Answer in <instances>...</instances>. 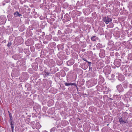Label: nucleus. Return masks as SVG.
Listing matches in <instances>:
<instances>
[{
	"instance_id": "nucleus-6",
	"label": "nucleus",
	"mask_w": 132,
	"mask_h": 132,
	"mask_svg": "<svg viewBox=\"0 0 132 132\" xmlns=\"http://www.w3.org/2000/svg\"><path fill=\"white\" fill-rule=\"evenodd\" d=\"M82 59L84 61L87 62L89 64H91V63L90 62H88L86 59L83 56L82 57Z\"/></svg>"
},
{
	"instance_id": "nucleus-1",
	"label": "nucleus",
	"mask_w": 132,
	"mask_h": 132,
	"mask_svg": "<svg viewBox=\"0 0 132 132\" xmlns=\"http://www.w3.org/2000/svg\"><path fill=\"white\" fill-rule=\"evenodd\" d=\"M103 20L106 24H108L110 22L112 21V19L108 16H105L103 18Z\"/></svg>"
},
{
	"instance_id": "nucleus-19",
	"label": "nucleus",
	"mask_w": 132,
	"mask_h": 132,
	"mask_svg": "<svg viewBox=\"0 0 132 132\" xmlns=\"http://www.w3.org/2000/svg\"><path fill=\"white\" fill-rule=\"evenodd\" d=\"M73 64V62H72L71 63V65H72V64Z\"/></svg>"
},
{
	"instance_id": "nucleus-4",
	"label": "nucleus",
	"mask_w": 132,
	"mask_h": 132,
	"mask_svg": "<svg viewBox=\"0 0 132 132\" xmlns=\"http://www.w3.org/2000/svg\"><path fill=\"white\" fill-rule=\"evenodd\" d=\"M91 39L93 41H95L96 40L98 39V38L95 36H93L91 37Z\"/></svg>"
},
{
	"instance_id": "nucleus-11",
	"label": "nucleus",
	"mask_w": 132,
	"mask_h": 132,
	"mask_svg": "<svg viewBox=\"0 0 132 132\" xmlns=\"http://www.w3.org/2000/svg\"><path fill=\"white\" fill-rule=\"evenodd\" d=\"M121 76L122 77V79L121 80H120V81H122L125 78H124L123 76V75H122Z\"/></svg>"
},
{
	"instance_id": "nucleus-22",
	"label": "nucleus",
	"mask_w": 132,
	"mask_h": 132,
	"mask_svg": "<svg viewBox=\"0 0 132 132\" xmlns=\"http://www.w3.org/2000/svg\"><path fill=\"white\" fill-rule=\"evenodd\" d=\"M108 125H109V124H108L107 125V126H108Z\"/></svg>"
},
{
	"instance_id": "nucleus-14",
	"label": "nucleus",
	"mask_w": 132,
	"mask_h": 132,
	"mask_svg": "<svg viewBox=\"0 0 132 132\" xmlns=\"http://www.w3.org/2000/svg\"><path fill=\"white\" fill-rule=\"evenodd\" d=\"M45 75H48L49 74V73H48V72H47L46 71L45 72Z\"/></svg>"
},
{
	"instance_id": "nucleus-8",
	"label": "nucleus",
	"mask_w": 132,
	"mask_h": 132,
	"mask_svg": "<svg viewBox=\"0 0 132 132\" xmlns=\"http://www.w3.org/2000/svg\"><path fill=\"white\" fill-rule=\"evenodd\" d=\"M9 113V117H10V120H11V121L12 120V116L11 115V113L9 111H8Z\"/></svg>"
},
{
	"instance_id": "nucleus-18",
	"label": "nucleus",
	"mask_w": 132,
	"mask_h": 132,
	"mask_svg": "<svg viewBox=\"0 0 132 132\" xmlns=\"http://www.w3.org/2000/svg\"><path fill=\"white\" fill-rule=\"evenodd\" d=\"M51 60L52 61V62H54V61L53 60Z\"/></svg>"
},
{
	"instance_id": "nucleus-5",
	"label": "nucleus",
	"mask_w": 132,
	"mask_h": 132,
	"mask_svg": "<svg viewBox=\"0 0 132 132\" xmlns=\"http://www.w3.org/2000/svg\"><path fill=\"white\" fill-rule=\"evenodd\" d=\"M65 85L66 86H69L70 85H73V86H76V84L75 83H67L66 82L65 84Z\"/></svg>"
},
{
	"instance_id": "nucleus-17",
	"label": "nucleus",
	"mask_w": 132,
	"mask_h": 132,
	"mask_svg": "<svg viewBox=\"0 0 132 132\" xmlns=\"http://www.w3.org/2000/svg\"><path fill=\"white\" fill-rule=\"evenodd\" d=\"M106 69V67H105L104 68V71H105V70Z\"/></svg>"
},
{
	"instance_id": "nucleus-16",
	"label": "nucleus",
	"mask_w": 132,
	"mask_h": 132,
	"mask_svg": "<svg viewBox=\"0 0 132 132\" xmlns=\"http://www.w3.org/2000/svg\"><path fill=\"white\" fill-rule=\"evenodd\" d=\"M21 15H22L21 14H20L19 13L18 14V16H21Z\"/></svg>"
},
{
	"instance_id": "nucleus-21",
	"label": "nucleus",
	"mask_w": 132,
	"mask_h": 132,
	"mask_svg": "<svg viewBox=\"0 0 132 132\" xmlns=\"http://www.w3.org/2000/svg\"><path fill=\"white\" fill-rule=\"evenodd\" d=\"M50 102V101H49L48 102V103H49V102Z\"/></svg>"
},
{
	"instance_id": "nucleus-3",
	"label": "nucleus",
	"mask_w": 132,
	"mask_h": 132,
	"mask_svg": "<svg viewBox=\"0 0 132 132\" xmlns=\"http://www.w3.org/2000/svg\"><path fill=\"white\" fill-rule=\"evenodd\" d=\"M119 60H117L114 62V64L117 67L121 65V63L119 61Z\"/></svg>"
},
{
	"instance_id": "nucleus-2",
	"label": "nucleus",
	"mask_w": 132,
	"mask_h": 132,
	"mask_svg": "<svg viewBox=\"0 0 132 132\" xmlns=\"http://www.w3.org/2000/svg\"><path fill=\"white\" fill-rule=\"evenodd\" d=\"M119 121L120 124L124 123H128V121L127 120H123L121 117H120L119 120Z\"/></svg>"
},
{
	"instance_id": "nucleus-7",
	"label": "nucleus",
	"mask_w": 132,
	"mask_h": 132,
	"mask_svg": "<svg viewBox=\"0 0 132 132\" xmlns=\"http://www.w3.org/2000/svg\"><path fill=\"white\" fill-rule=\"evenodd\" d=\"M11 128L12 129V131H13L14 129V125L12 123L11 121Z\"/></svg>"
},
{
	"instance_id": "nucleus-13",
	"label": "nucleus",
	"mask_w": 132,
	"mask_h": 132,
	"mask_svg": "<svg viewBox=\"0 0 132 132\" xmlns=\"http://www.w3.org/2000/svg\"><path fill=\"white\" fill-rule=\"evenodd\" d=\"M11 45V43H9L7 45V46L8 47L10 46Z\"/></svg>"
},
{
	"instance_id": "nucleus-9",
	"label": "nucleus",
	"mask_w": 132,
	"mask_h": 132,
	"mask_svg": "<svg viewBox=\"0 0 132 132\" xmlns=\"http://www.w3.org/2000/svg\"><path fill=\"white\" fill-rule=\"evenodd\" d=\"M18 14H19V12L18 11H17L16 12L14 13V16H18Z\"/></svg>"
},
{
	"instance_id": "nucleus-23",
	"label": "nucleus",
	"mask_w": 132,
	"mask_h": 132,
	"mask_svg": "<svg viewBox=\"0 0 132 132\" xmlns=\"http://www.w3.org/2000/svg\"><path fill=\"white\" fill-rule=\"evenodd\" d=\"M38 124L39 125V124H37V125Z\"/></svg>"
},
{
	"instance_id": "nucleus-12",
	"label": "nucleus",
	"mask_w": 132,
	"mask_h": 132,
	"mask_svg": "<svg viewBox=\"0 0 132 132\" xmlns=\"http://www.w3.org/2000/svg\"><path fill=\"white\" fill-rule=\"evenodd\" d=\"M100 25L102 26H105V24H104V23L103 22H102V24H101Z\"/></svg>"
},
{
	"instance_id": "nucleus-15",
	"label": "nucleus",
	"mask_w": 132,
	"mask_h": 132,
	"mask_svg": "<svg viewBox=\"0 0 132 132\" xmlns=\"http://www.w3.org/2000/svg\"><path fill=\"white\" fill-rule=\"evenodd\" d=\"M72 61V60H70V61H68L67 62V64H69V63H70Z\"/></svg>"
},
{
	"instance_id": "nucleus-10",
	"label": "nucleus",
	"mask_w": 132,
	"mask_h": 132,
	"mask_svg": "<svg viewBox=\"0 0 132 132\" xmlns=\"http://www.w3.org/2000/svg\"><path fill=\"white\" fill-rule=\"evenodd\" d=\"M3 23V22L2 19L0 18V25L2 24Z\"/></svg>"
},
{
	"instance_id": "nucleus-20",
	"label": "nucleus",
	"mask_w": 132,
	"mask_h": 132,
	"mask_svg": "<svg viewBox=\"0 0 132 132\" xmlns=\"http://www.w3.org/2000/svg\"><path fill=\"white\" fill-rule=\"evenodd\" d=\"M40 127H41V126H39V127H38V128H40Z\"/></svg>"
}]
</instances>
